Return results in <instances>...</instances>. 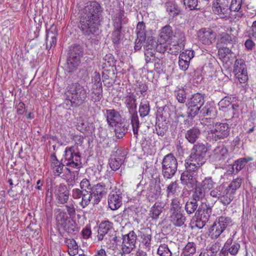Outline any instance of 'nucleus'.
<instances>
[{
	"mask_svg": "<svg viewBox=\"0 0 256 256\" xmlns=\"http://www.w3.org/2000/svg\"><path fill=\"white\" fill-rule=\"evenodd\" d=\"M108 180V182L106 184L100 183L92 187L90 180L84 178L80 182V188H76L72 190V197L79 201V204L82 208H85L90 204L93 197L94 204H98L100 201L102 196L106 192V186L108 188L112 186L110 180Z\"/></svg>",
	"mask_w": 256,
	"mask_h": 256,
	"instance_id": "nucleus-1",
	"label": "nucleus"
},
{
	"mask_svg": "<svg viewBox=\"0 0 256 256\" xmlns=\"http://www.w3.org/2000/svg\"><path fill=\"white\" fill-rule=\"evenodd\" d=\"M67 98L74 106L82 104L87 98V90L78 83H72L67 87Z\"/></svg>",
	"mask_w": 256,
	"mask_h": 256,
	"instance_id": "nucleus-2",
	"label": "nucleus"
},
{
	"mask_svg": "<svg viewBox=\"0 0 256 256\" xmlns=\"http://www.w3.org/2000/svg\"><path fill=\"white\" fill-rule=\"evenodd\" d=\"M186 170L181 174L180 181L182 184L188 188H194L198 183V173L200 168L193 164H185Z\"/></svg>",
	"mask_w": 256,
	"mask_h": 256,
	"instance_id": "nucleus-3",
	"label": "nucleus"
},
{
	"mask_svg": "<svg viewBox=\"0 0 256 256\" xmlns=\"http://www.w3.org/2000/svg\"><path fill=\"white\" fill-rule=\"evenodd\" d=\"M207 151L208 148L203 143L198 142L194 144L190 150V154L187 162H188L190 164L201 168L205 162V156Z\"/></svg>",
	"mask_w": 256,
	"mask_h": 256,
	"instance_id": "nucleus-4",
	"label": "nucleus"
},
{
	"mask_svg": "<svg viewBox=\"0 0 256 256\" xmlns=\"http://www.w3.org/2000/svg\"><path fill=\"white\" fill-rule=\"evenodd\" d=\"M83 52V49L79 44L70 46L67 60V68L69 72H72L77 69L80 63Z\"/></svg>",
	"mask_w": 256,
	"mask_h": 256,
	"instance_id": "nucleus-5",
	"label": "nucleus"
},
{
	"mask_svg": "<svg viewBox=\"0 0 256 256\" xmlns=\"http://www.w3.org/2000/svg\"><path fill=\"white\" fill-rule=\"evenodd\" d=\"M178 162L174 156L169 154L165 156L162 162V174L165 179H171L176 174Z\"/></svg>",
	"mask_w": 256,
	"mask_h": 256,
	"instance_id": "nucleus-6",
	"label": "nucleus"
},
{
	"mask_svg": "<svg viewBox=\"0 0 256 256\" xmlns=\"http://www.w3.org/2000/svg\"><path fill=\"white\" fill-rule=\"evenodd\" d=\"M100 26V20H94L88 18L80 17L79 28L85 36L91 38L98 34Z\"/></svg>",
	"mask_w": 256,
	"mask_h": 256,
	"instance_id": "nucleus-7",
	"label": "nucleus"
},
{
	"mask_svg": "<svg viewBox=\"0 0 256 256\" xmlns=\"http://www.w3.org/2000/svg\"><path fill=\"white\" fill-rule=\"evenodd\" d=\"M102 11L100 5L96 2H88L86 6L82 10L80 17L100 20V16Z\"/></svg>",
	"mask_w": 256,
	"mask_h": 256,
	"instance_id": "nucleus-8",
	"label": "nucleus"
},
{
	"mask_svg": "<svg viewBox=\"0 0 256 256\" xmlns=\"http://www.w3.org/2000/svg\"><path fill=\"white\" fill-rule=\"evenodd\" d=\"M230 128L226 123H216L214 128L208 131L213 140L217 141L227 138L230 134Z\"/></svg>",
	"mask_w": 256,
	"mask_h": 256,
	"instance_id": "nucleus-9",
	"label": "nucleus"
},
{
	"mask_svg": "<svg viewBox=\"0 0 256 256\" xmlns=\"http://www.w3.org/2000/svg\"><path fill=\"white\" fill-rule=\"evenodd\" d=\"M137 236L133 231L123 236L121 255L130 254L135 248Z\"/></svg>",
	"mask_w": 256,
	"mask_h": 256,
	"instance_id": "nucleus-10",
	"label": "nucleus"
},
{
	"mask_svg": "<svg viewBox=\"0 0 256 256\" xmlns=\"http://www.w3.org/2000/svg\"><path fill=\"white\" fill-rule=\"evenodd\" d=\"M229 0H214L212 4V11L222 18L230 16Z\"/></svg>",
	"mask_w": 256,
	"mask_h": 256,
	"instance_id": "nucleus-11",
	"label": "nucleus"
},
{
	"mask_svg": "<svg viewBox=\"0 0 256 256\" xmlns=\"http://www.w3.org/2000/svg\"><path fill=\"white\" fill-rule=\"evenodd\" d=\"M234 72L240 82L244 83L248 79L245 62L242 59L236 60L234 64Z\"/></svg>",
	"mask_w": 256,
	"mask_h": 256,
	"instance_id": "nucleus-12",
	"label": "nucleus"
},
{
	"mask_svg": "<svg viewBox=\"0 0 256 256\" xmlns=\"http://www.w3.org/2000/svg\"><path fill=\"white\" fill-rule=\"evenodd\" d=\"M198 36L199 40L203 44L210 45L216 40V34L210 28H203L198 30Z\"/></svg>",
	"mask_w": 256,
	"mask_h": 256,
	"instance_id": "nucleus-13",
	"label": "nucleus"
},
{
	"mask_svg": "<svg viewBox=\"0 0 256 256\" xmlns=\"http://www.w3.org/2000/svg\"><path fill=\"white\" fill-rule=\"evenodd\" d=\"M54 192L58 202L62 204L67 202L69 198V191L66 186L60 184L56 186Z\"/></svg>",
	"mask_w": 256,
	"mask_h": 256,
	"instance_id": "nucleus-14",
	"label": "nucleus"
},
{
	"mask_svg": "<svg viewBox=\"0 0 256 256\" xmlns=\"http://www.w3.org/2000/svg\"><path fill=\"white\" fill-rule=\"evenodd\" d=\"M114 232L113 224L108 220H102L100 224L98 230V240L102 241L104 236Z\"/></svg>",
	"mask_w": 256,
	"mask_h": 256,
	"instance_id": "nucleus-15",
	"label": "nucleus"
},
{
	"mask_svg": "<svg viewBox=\"0 0 256 256\" xmlns=\"http://www.w3.org/2000/svg\"><path fill=\"white\" fill-rule=\"evenodd\" d=\"M112 20L114 27L122 28V26L127 24L128 22V19L125 15L124 10L122 8L116 10L112 16Z\"/></svg>",
	"mask_w": 256,
	"mask_h": 256,
	"instance_id": "nucleus-16",
	"label": "nucleus"
},
{
	"mask_svg": "<svg viewBox=\"0 0 256 256\" xmlns=\"http://www.w3.org/2000/svg\"><path fill=\"white\" fill-rule=\"evenodd\" d=\"M213 204L202 202L199 206L195 215L203 218L205 220H208L212 214Z\"/></svg>",
	"mask_w": 256,
	"mask_h": 256,
	"instance_id": "nucleus-17",
	"label": "nucleus"
},
{
	"mask_svg": "<svg viewBox=\"0 0 256 256\" xmlns=\"http://www.w3.org/2000/svg\"><path fill=\"white\" fill-rule=\"evenodd\" d=\"M174 36V32H173L172 26L166 25L162 27L160 34V44L172 42Z\"/></svg>",
	"mask_w": 256,
	"mask_h": 256,
	"instance_id": "nucleus-18",
	"label": "nucleus"
},
{
	"mask_svg": "<svg viewBox=\"0 0 256 256\" xmlns=\"http://www.w3.org/2000/svg\"><path fill=\"white\" fill-rule=\"evenodd\" d=\"M104 116L108 124L111 126H114L122 120L120 113L114 109L106 110Z\"/></svg>",
	"mask_w": 256,
	"mask_h": 256,
	"instance_id": "nucleus-19",
	"label": "nucleus"
},
{
	"mask_svg": "<svg viewBox=\"0 0 256 256\" xmlns=\"http://www.w3.org/2000/svg\"><path fill=\"white\" fill-rule=\"evenodd\" d=\"M168 129L166 118L162 114L158 115L156 119V132L158 136H164Z\"/></svg>",
	"mask_w": 256,
	"mask_h": 256,
	"instance_id": "nucleus-20",
	"label": "nucleus"
},
{
	"mask_svg": "<svg viewBox=\"0 0 256 256\" xmlns=\"http://www.w3.org/2000/svg\"><path fill=\"white\" fill-rule=\"evenodd\" d=\"M228 154V150L224 144L217 146L213 150L212 158L216 162H220L226 160Z\"/></svg>",
	"mask_w": 256,
	"mask_h": 256,
	"instance_id": "nucleus-21",
	"label": "nucleus"
},
{
	"mask_svg": "<svg viewBox=\"0 0 256 256\" xmlns=\"http://www.w3.org/2000/svg\"><path fill=\"white\" fill-rule=\"evenodd\" d=\"M122 196L117 192H111L109 194L108 204L109 208L112 210H118L122 204Z\"/></svg>",
	"mask_w": 256,
	"mask_h": 256,
	"instance_id": "nucleus-22",
	"label": "nucleus"
},
{
	"mask_svg": "<svg viewBox=\"0 0 256 256\" xmlns=\"http://www.w3.org/2000/svg\"><path fill=\"white\" fill-rule=\"evenodd\" d=\"M50 168L55 176H58L63 172L64 164L58 160L55 154L50 156Z\"/></svg>",
	"mask_w": 256,
	"mask_h": 256,
	"instance_id": "nucleus-23",
	"label": "nucleus"
},
{
	"mask_svg": "<svg viewBox=\"0 0 256 256\" xmlns=\"http://www.w3.org/2000/svg\"><path fill=\"white\" fill-rule=\"evenodd\" d=\"M240 248V245L238 243L233 242L232 238H228L224 244L222 251L229 252L230 254L235 256L238 252Z\"/></svg>",
	"mask_w": 256,
	"mask_h": 256,
	"instance_id": "nucleus-24",
	"label": "nucleus"
},
{
	"mask_svg": "<svg viewBox=\"0 0 256 256\" xmlns=\"http://www.w3.org/2000/svg\"><path fill=\"white\" fill-rule=\"evenodd\" d=\"M201 134L200 130L197 127H193L185 132L186 139L190 144H194L199 138Z\"/></svg>",
	"mask_w": 256,
	"mask_h": 256,
	"instance_id": "nucleus-25",
	"label": "nucleus"
},
{
	"mask_svg": "<svg viewBox=\"0 0 256 256\" xmlns=\"http://www.w3.org/2000/svg\"><path fill=\"white\" fill-rule=\"evenodd\" d=\"M236 36L228 32H223L218 35L217 45L220 44L224 45L232 44L236 42Z\"/></svg>",
	"mask_w": 256,
	"mask_h": 256,
	"instance_id": "nucleus-26",
	"label": "nucleus"
},
{
	"mask_svg": "<svg viewBox=\"0 0 256 256\" xmlns=\"http://www.w3.org/2000/svg\"><path fill=\"white\" fill-rule=\"evenodd\" d=\"M57 32L56 26L52 25L50 27L46 36V48H51L54 47L56 44V38L55 33Z\"/></svg>",
	"mask_w": 256,
	"mask_h": 256,
	"instance_id": "nucleus-27",
	"label": "nucleus"
},
{
	"mask_svg": "<svg viewBox=\"0 0 256 256\" xmlns=\"http://www.w3.org/2000/svg\"><path fill=\"white\" fill-rule=\"evenodd\" d=\"M174 38H176V43L174 44V46H176L177 50L181 51L184 50L186 44L184 33L179 30H177L174 32Z\"/></svg>",
	"mask_w": 256,
	"mask_h": 256,
	"instance_id": "nucleus-28",
	"label": "nucleus"
},
{
	"mask_svg": "<svg viewBox=\"0 0 256 256\" xmlns=\"http://www.w3.org/2000/svg\"><path fill=\"white\" fill-rule=\"evenodd\" d=\"M170 221L176 226H181L184 224L186 218L181 212H176L170 214Z\"/></svg>",
	"mask_w": 256,
	"mask_h": 256,
	"instance_id": "nucleus-29",
	"label": "nucleus"
},
{
	"mask_svg": "<svg viewBox=\"0 0 256 256\" xmlns=\"http://www.w3.org/2000/svg\"><path fill=\"white\" fill-rule=\"evenodd\" d=\"M204 97L200 94H194L188 100L186 104L191 105L201 108L204 104Z\"/></svg>",
	"mask_w": 256,
	"mask_h": 256,
	"instance_id": "nucleus-30",
	"label": "nucleus"
},
{
	"mask_svg": "<svg viewBox=\"0 0 256 256\" xmlns=\"http://www.w3.org/2000/svg\"><path fill=\"white\" fill-rule=\"evenodd\" d=\"M144 42L146 44L144 46V50L152 51L153 52L156 50L157 51L164 50V48L163 49L160 48V50L158 48V44L152 36L148 37Z\"/></svg>",
	"mask_w": 256,
	"mask_h": 256,
	"instance_id": "nucleus-31",
	"label": "nucleus"
},
{
	"mask_svg": "<svg viewBox=\"0 0 256 256\" xmlns=\"http://www.w3.org/2000/svg\"><path fill=\"white\" fill-rule=\"evenodd\" d=\"M64 243L68 248V254L71 256H74L78 254V246L73 238H66Z\"/></svg>",
	"mask_w": 256,
	"mask_h": 256,
	"instance_id": "nucleus-32",
	"label": "nucleus"
},
{
	"mask_svg": "<svg viewBox=\"0 0 256 256\" xmlns=\"http://www.w3.org/2000/svg\"><path fill=\"white\" fill-rule=\"evenodd\" d=\"M200 114L202 116H209L214 118L216 115L215 108L210 104L206 103V105L200 109Z\"/></svg>",
	"mask_w": 256,
	"mask_h": 256,
	"instance_id": "nucleus-33",
	"label": "nucleus"
},
{
	"mask_svg": "<svg viewBox=\"0 0 256 256\" xmlns=\"http://www.w3.org/2000/svg\"><path fill=\"white\" fill-rule=\"evenodd\" d=\"M102 240L104 241L103 244H106L105 246L106 248H110L114 247L117 241L116 232H112V234L105 235L104 236Z\"/></svg>",
	"mask_w": 256,
	"mask_h": 256,
	"instance_id": "nucleus-34",
	"label": "nucleus"
},
{
	"mask_svg": "<svg viewBox=\"0 0 256 256\" xmlns=\"http://www.w3.org/2000/svg\"><path fill=\"white\" fill-rule=\"evenodd\" d=\"M220 247L218 243L212 244L209 248H206V249H204L200 252L199 256H216L217 252L220 250Z\"/></svg>",
	"mask_w": 256,
	"mask_h": 256,
	"instance_id": "nucleus-35",
	"label": "nucleus"
},
{
	"mask_svg": "<svg viewBox=\"0 0 256 256\" xmlns=\"http://www.w3.org/2000/svg\"><path fill=\"white\" fill-rule=\"evenodd\" d=\"M150 111V102L146 99L144 98L141 100L138 112L141 118H144L148 116Z\"/></svg>",
	"mask_w": 256,
	"mask_h": 256,
	"instance_id": "nucleus-36",
	"label": "nucleus"
},
{
	"mask_svg": "<svg viewBox=\"0 0 256 256\" xmlns=\"http://www.w3.org/2000/svg\"><path fill=\"white\" fill-rule=\"evenodd\" d=\"M114 126L115 127V134L118 138H122L127 132L128 126L124 122H120Z\"/></svg>",
	"mask_w": 256,
	"mask_h": 256,
	"instance_id": "nucleus-37",
	"label": "nucleus"
},
{
	"mask_svg": "<svg viewBox=\"0 0 256 256\" xmlns=\"http://www.w3.org/2000/svg\"><path fill=\"white\" fill-rule=\"evenodd\" d=\"M252 160V158L250 157L240 158L235 161L234 163L232 165V169L234 172V169L236 170V172H238L242 170L246 165V164L250 161Z\"/></svg>",
	"mask_w": 256,
	"mask_h": 256,
	"instance_id": "nucleus-38",
	"label": "nucleus"
},
{
	"mask_svg": "<svg viewBox=\"0 0 256 256\" xmlns=\"http://www.w3.org/2000/svg\"><path fill=\"white\" fill-rule=\"evenodd\" d=\"M224 231V230L215 221L210 228L209 235L212 239L217 238L220 234Z\"/></svg>",
	"mask_w": 256,
	"mask_h": 256,
	"instance_id": "nucleus-39",
	"label": "nucleus"
},
{
	"mask_svg": "<svg viewBox=\"0 0 256 256\" xmlns=\"http://www.w3.org/2000/svg\"><path fill=\"white\" fill-rule=\"evenodd\" d=\"M234 194L230 191V189L226 188L220 197V202L224 206L228 205L234 199Z\"/></svg>",
	"mask_w": 256,
	"mask_h": 256,
	"instance_id": "nucleus-40",
	"label": "nucleus"
},
{
	"mask_svg": "<svg viewBox=\"0 0 256 256\" xmlns=\"http://www.w3.org/2000/svg\"><path fill=\"white\" fill-rule=\"evenodd\" d=\"M163 207L160 204L156 202L151 208L149 216L152 220H156L162 212Z\"/></svg>",
	"mask_w": 256,
	"mask_h": 256,
	"instance_id": "nucleus-41",
	"label": "nucleus"
},
{
	"mask_svg": "<svg viewBox=\"0 0 256 256\" xmlns=\"http://www.w3.org/2000/svg\"><path fill=\"white\" fill-rule=\"evenodd\" d=\"M196 252V244L194 242H188L183 248L181 256H192Z\"/></svg>",
	"mask_w": 256,
	"mask_h": 256,
	"instance_id": "nucleus-42",
	"label": "nucleus"
},
{
	"mask_svg": "<svg viewBox=\"0 0 256 256\" xmlns=\"http://www.w3.org/2000/svg\"><path fill=\"white\" fill-rule=\"evenodd\" d=\"M130 118L134 134L137 137L141 125L137 112H134L133 115L130 116Z\"/></svg>",
	"mask_w": 256,
	"mask_h": 256,
	"instance_id": "nucleus-43",
	"label": "nucleus"
},
{
	"mask_svg": "<svg viewBox=\"0 0 256 256\" xmlns=\"http://www.w3.org/2000/svg\"><path fill=\"white\" fill-rule=\"evenodd\" d=\"M216 185V182L210 176L206 177L201 182L198 184V186H201L205 190H210L214 188Z\"/></svg>",
	"mask_w": 256,
	"mask_h": 256,
	"instance_id": "nucleus-44",
	"label": "nucleus"
},
{
	"mask_svg": "<svg viewBox=\"0 0 256 256\" xmlns=\"http://www.w3.org/2000/svg\"><path fill=\"white\" fill-rule=\"evenodd\" d=\"M194 188L195 190L192 195V199L196 202L202 200L205 196L206 190H204L201 186H198V184H196Z\"/></svg>",
	"mask_w": 256,
	"mask_h": 256,
	"instance_id": "nucleus-45",
	"label": "nucleus"
},
{
	"mask_svg": "<svg viewBox=\"0 0 256 256\" xmlns=\"http://www.w3.org/2000/svg\"><path fill=\"white\" fill-rule=\"evenodd\" d=\"M136 99L135 97L132 95L130 96L126 100V105L130 116L133 115L134 112H137L136 111Z\"/></svg>",
	"mask_w": 256,
	"mask_h": 256,
	"instance_id": "nucleus-46",
	"label": "nucleus"
},
{
	"mask_svg": "<svg viewBox=\"0 0 256 256\" xmlns=\"http://www.w3.org/2000/svg\"><path fill=\"white\" fill-rule=\"evenodd\" d=\"M76 153H80L74 146L66 147L64 150V162H69L75 156Z\"/></svg>",
	"mask_w": 256,
	"mask_h": 256,
	"instance_id": "nucleus-47",
	"label": "nucleus"
},
{
	"mask_svg": "<svg viewBox=\"0 0 256 256\" xmlns=\"http://www.w3.org/2000/svg\"><path fill=\"white\" fill-rule=\"evenodd\" d=\"M197 202L192 199L186 202L184 209L188 214H192L197 210L198 208Z\"/></svg>",
	"mask_w": 256,
	"mask_h": 256,
	"instance_id": "nucleus-48",
	"label": "nucleus"
},
{
	"mask_svg": "<svg viewBox=\"0 0 256 256\" xmlns=\"http://www.w3.org/2000/svg\"><path fill=\"white\" fill-rule=\"evenodd\" d=\"M231 100L230 98L226 96L220 100L218 104L220 109L224 112L229 111L230 108H232Z\"/></svg>",
	"mask_w": 256,
	"mask_h": 256,
	"instance_id": "nucleus-49",
	"label": "nucleus"
},
{
	"mask_svg": "<svg viewBox=\"0 0 256 256\" xmlns=\"http://www.w3.org/2000/svg\"><path fill=\"white\" fill-rule=\"evenodd\" d=\"M66 166L72 168H79L81 167V156L80 153H76L75 156L69 162L65 163Z\"/></svg>",
	"mask_w": 256,
	"mask_h": 256,
	"instance_id": "nucleus-50",
	"label": "nucleus"
},
{
	"mask_svg": "<svg viewBox=\"0 0 256 256\" xmlns=\"http://www.w3.org/2000/svg\"><path fill=\"white\" fill-rule=\"evenodd\" d=\"M216 222L224 230L226 228L232 224V220L230 217L226 216H220L218 218Z\"/></svg>",
	"mask_w": 256,
	"mask_h": 256,
	"instance_id": "nucleus-51",
	"label": "nucleus"
},
{
	"mask_svg": "<svg viewBox=\"0 0 256 256\" xmlns=\"http://www.w3.org/2000/svg\"><path fill=\"white\" fill-rule=\"evenodd\" d=\"M124 162V158H112L109 160L110 166L112 170L116 171L120 168Z\"/></svg>",
	"mask_w": 256,
	"mask_h": 256,
	"instance_id": "nucleus-52",
	"label": "nucleus"
},
{
	"mask_svg": "<svg viewBox=\"0 0 256 256\" xmlns=\"http://www.w3.org/2000/svg\"><path fill=\"white\" fill-rule=\"evenodd\" d=\"M92 91L90 94V100L94 102H99L102 96V88H92Z\"/></svg>",
	"mask_w": 256,
	"mask_h": 256,
	"instance_id": "nucleus-53",
	"label": "nucleus"
},
{
	"mask_svg": "<svg viewBox=\"0 0 256 256\" xmlns=\"http://www.w3.org/2000/svg\"><path fill=\"white\" fill-rule=\"evenodd\" d=\"M180 210L181 206L180 200L178 198H173L170 208V214L180 212Z\"/></svg>",
	"mask_w": 256,
	"mask_h": 256,
	"instance_id": "nucleus-54",
	"label": "nucleus"
},
{
	"mask_svg": "<svg viewBox=\"0 0 256 256\" xmlns=\"http://www.w3.org/2000/svg\"><path fill=\"white\" fill-rule=\"evenodd\" d=\"M187 114L188 118L192 119L199 113H200V108L191 105L186 104Z\"/></svg>",
	"mask_w": 256,
	"mask_h": 256,
	"instance_id": "nucleus-55",
	"label": "nucleus"
},
{
	"mask_svg": "<svg viewBox=\"0 0 256 256\" xmlns=\"http://www.w3.org/2000/svg\"><path fill=\"white\" fill-rule=\"evenodd\" d=\"M178 190L179 186L178 180L172 182L166 188L167 196H169L176 194Z\"/></svg>",
	"mask_w": 256,
	"mask_h": 256,
	"instance_id": "nucleus-56",
	"label": "nucleus"
},
{
	"mask_svg": "<svg viewBox=\"0 0 256 256\" xmlns=\"http://www.w3.org/2000/svg\"><path fill=\"white\" fill-rule=\"evenodd\" d=\"M56 218L57 222L62 226L66 223L68 216L66 212L58 210L56 213Z\"/></svg>",
	"mask_w": 256,
	"mask_h": 256,
	"instance_id": "nucleus-57",
	"label": "nucleus"
},
{
	"mask_svg": "<svg viewBox=\"0 0 256 256\" xmlns=\"http://www.w3.org/2000/svg\"><path fill=\"white\" fill-rule=\"evenodd\" d=\"M183 1L186 8L190 10H197L200 8L198 4V0H183Z\"/></svg>",
	"mask_w": 256,
	"mask_h": 256,
	"instance_id": "nucleus-58",
	"label": "nucleus"
},
{
	"mask_svg": "<svg viewBox=\"0 0 256 256\" xmlns=\"http://www.w3.org/2000/svg\"><path fill=\"white\" fill-rule=\"evenodd\" d=\"M157 253L160 256H172V253L166 244H160L157 251Z\"/></svg>",
	"mask_w": 256,
	"mask_h": 256,
	"instance_id": "nucleus-59",
	"label": "nucleus"
},
{
	"mask_svg": "<svg viewBox=\"0 0 256 256\" xmlns=\"http://www.w3.org/2000/svg\"><path fill=\"white\" fill-rule=\"evenodd\" d=\"M122 28L114 27V30L112 34V40L114 44H118L121 38Z\"/></svg>",
	"mask_w": 256,
	"mask_h": 256,
	"instance_id": "nucleus-60",
	"label": "nucleus"
},
{
	"mask_svg": "<svg viewBox=\"0 0 256 256\" xmlns=\"http://www.w3.org/2000/svg\"><path fill=\"white\" fill-rule=\"evenodd\" d=\"M242 182V180L240 178L234 179L226 188L230 189V191L234 194L236 190L240 186Z\"/></svg>",
	"mask_w": 256,
	"mask_h": 256,
	"instance_id": "nucleus-61",
	"label": "nucleus"
},
{
	"mask_svg": "<svg viewBox=\"0 0 256 256\" xmlns=\"http://www.w3.org/2000/svg\"><path fill=\"white\" fill-rule=\"evenodd\" d=\"M194 56V51L192 50H187L180 54L179 58L190 62Z\"/></svg>",
	"mask_w": 256,
	"mask_h": 256,
	"instance_id": "nucleus-62",
	"label": "nucleus"
},
{
	"mask_svg": "<svg viewBox=\"0 0 256 256\" xmlns=\"http://www.w3.org/2000/svg\"><path fill=\"white\" fill-rule=\"evenodd\" d=\"M142 244L145 246V248L150 250L151 244L152 235L150 234L144 233L142 236Z\"/></svg>",
	"mask_w": 256,
	"mask_h": 256,
	"instance_id": "nucleus-63",
	"label": "nucleus"
},
{
	"mask_svg": "<svg viewBox=\"0 0 256 256\" xmlns=\"http://www.w3.org/2000/svg\"><path fill=\"white\" fill-rule=\"evenodd\" d=\"M92 82L94 83L92 85V88H102V84L100 82V77L99 73L96 72H94L92 76Z\"/></svg>",
	"mask_w": 256,
	"mask_h": 256,
	"instance_id": "nucleus-64",
	"label": "nucleus"
}]
</instances>
